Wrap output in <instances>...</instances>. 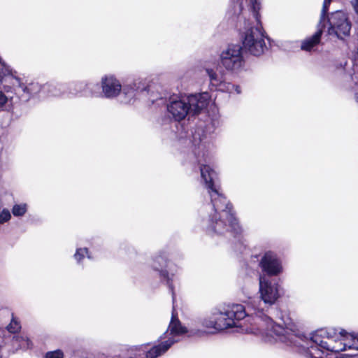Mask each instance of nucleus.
<instances>
[{
	"instance_id": "f257e3e1",
	"label": "nucleus",
	"mask_w": 358,
	"mask_h": 358,
	"mask_svg": "<svg viewBox=\"0 0 358 358\" xmlns=\"http://www.w3.org/2000/svg\"><path fill=\"white\" fill-rule=\"evenodd\" d=\"M250 9L256 20V25H254L250 20H239V32L242 41V50L250 52L254 56H260L267 50L264 38H266V33L264 31L260 20L259 10L261 3L259 0H249Z\"/></svg>"
},
{
	"instance_id": "f03ea898",
	"label": "nucleus",
	"mask_w": 358,
	"mask_h": 358,
	"mask_svg": "<svg viewBox=\"0 0 358 358\" xmlns=\"http://www.w3.org/2000/svg\"><path fill=\"white\" fill-rule=\"evenodd\" d=\"M250 9L256 20V25H254L250 20H239V32L242 41V50L250 52L254 56H260L267 50L264 38H266V33L264 31L260 20L259 10L261 3L259 0H249Z\"/></svg>"
},
{
	"instance_id": "7ed1b4c3",
	"label": "nucleus",
	"mask_w": 358,
	"mask_h": 358,
	"mask_svg": "<svg viewBox=\"0 0 358 358\" xmlns=\"http://www.w3.org/2000/svg\"><path fill=\"white\" fill-rule=\"evenodd\" d=\"M201 178L204 180L206 187L210 196V201L215 210V213H219L218 210L226 213V216L233 211V205L227 197L220 192V186L215 184L217 177L215 171L207 164L200 166Z\"/></svg>"
},
{
	"instance_id": "20e7f679",
	"label": "nucleus",
	"mask_w": 358,
	"mask_h": 358,
	"mask_svg": "<svg viewBox=\"0 0 358 358\" xmlns=\"http://www.w3.org/2000/svg\"><path fill=\"white\" fill-rule=\"evenodd\" d=\"M328 24L327 34L345 41L350 37L352 22L348 14L342 10H336L329 14L327 20Z\"/></svg>"
},
{
	"instance_id": "39448f33",
	"label": "nucleus",
	"mask_w": 358,
	"mask_h": 358,
	"mask_svg": "<svg viewBox=\"0 0 358 358\" xmlns=\"http://www.w3.org/2000/svg\"><path fill=\"white\" fill-rule=\"evenodd\" d=\"M216 320V331H222L236 327L237 322L247 315L245 307L241 304L228 305L224 312L214 313Z\"/></svg>"
},
{
	"instance_id": "423d86ee",
	"label": "nucleus",
	"mask_w": 358,
	"mask_h": 358,
	"mask_svg": "<svg viewBox=\"0 0 358 358\" xmlns=\"http://www.w3.org/2000/svg\"><path fill=\"white\" fill-rule=\"evenodd\" d=\"M242 51V47L238 44L229 45L220 55L222 65L229 71L241 69L245 64Z\"/></svg>"
},
{
	"instance_id": "0eeeda50",
	"label": "nucleus",
	"mask_w": 358,
	"mask_h": 358,
	"mask_svg": "<svg viewBox=\"0 0 358 358\" xmlns=\"http://www.w3.org/2000/svg\"><path fill=\"white\" fill-rule=\"evenodd\" d=\"M207 104L206 101L197 100L195 104H191L182 100H178L171 101L168 105L167 110L176 121L180 122L185 118L192 106H194V114H199Z\"/></svg>"
},
{
	"instance_id": "6e6552de",
	"label": "nucleus",
	"mask_w": 358,
	"mask_h": 358,
	"mask_svg": "<svg viewBox=\"0 0 358 358\" xmlns=\"http://www.w3.org/2000/svg\"><path fill=\"white\" fill-rule=\"evenodd\" d=\"M259 264L262 272L268 276H277L283 271L280 258L271 250L264 254Z\"/></svg>"
},
{
	"instance_id": "1a4fd4ad",
	"label": "nucleus",
	"mask_w": 358,
	"mask_h": 358,
	"mask_svg": "<svg viewBox=\"0 0 358 358\" xmlns=\"http://www.w3.org/2000/svg\"><path fill=\"white\" fill-rule=\"evenodd\" d=\"M271 331L277 336L280 342L285 343L287 345H296V339L301 338L302 335L299 333V329L295 325L292 327H283L279 324H273Z\"/></svg>"
},
{
	"instance_id": "9d476101",
	"label": "nucleus",
	"mask_w": 358,
	"mask_h": 358,
	"mask_svg": "<svg viewBox=\"0 0 358 358\" xmlns=\"http://www.w3.org/2000/svg\"><path fill=\"white\" fill-rule=\"evenodd\" d=\"M102 92L106 98L117 97L122 91V85L119 80L113 75H106L101 81Z\"/></svg>"
},
{
	"instance_id": "9b49d317",
	"label": "nucleus",
	"mask_w": 358,
	"mask_h": 358,
	"mask_svg": "<svg viewBox=\"0 0 358 358\" xmlns=\"http://www.w3.org/2000/svg\"><path fill=\"white\" fill-rule=\"evenodd\" d=\"M338 340L336 331L334 329L317 331L313 334L311 341L319 345L322 349L330 351L329 345H336L335 341Z\"/></svg>"
},
{
	"instance_id": "f8f14e48",
	"label": "nucleus",
	"mask_w": 358,
	"mask_h": 358,
	"mask_svg": "<svg viewBox=\"0 0 358 358\" xmlns=\"http://www.w3.org/2000/svg\"><path fill=\"white\" fill-rule=\"evenodd\" d=\"M259 292L266 303L273 304L279 298L278 285H273L269 280H260Z\"/></svg>"
},
{
	"instance_id": "ddd939ff",
	"label": "nucleus",
	"mask_w": 358,
	"mask_h": 358,
	"mask_svg": "<svg viewBox=\"0 0 358 358\" xmlns=\"http://www.w3.org/2000/svg\"><path fill=\"white\" fill-rule=\"evenodd\" d=\"M173 341L168 339L165 341H162L158 345L152 346L151 348L148 350L149 343L145 344L143 346V351L145 352V358H157L159 356L164 354L173 344Z\"/></svg>"
},
{
	"instance_id": "4468645a",
	"label": "nucleus",
	"mask_w": 358,
	"mask_h": 358,
	"mask_svg": "<svg viewBox=\"0 0 358 358\" xmlns=\"http://www.w3.org/2000/svg\"><path fill=\"white\" fill-rule=\"evenodd\" d=\"M318 29L314 34L310 36L306 37L301 43V49L306 52H310L315 49L320 43L322 40V36L323 34V29L324 24L319 26Z\"/></svg>"
},
{
	"instance_id": "2eb2a0df",
	"label": "nucleus",
	"mask_w": 358,
	"mask_h": 358,
	"mask_svg": "<svg viewBox=\"0 0 358 358\" xmlns=\"http://www.w3.org/2000/svg\"><path fill=\"white\" fill-rule=\"evenodd\" d=\"M53 89L55 90V87L52 84L47 83L43 86H41L38 83H31L25 85L22 89L24 94H26L24 99L27 101L31 97L40 93L42 90L51 92Z\"/></svg>"
},
{
	"instance_id": "dca6fc26",
	"label": "nucleus",
	"mask_w": 358,
	"mask_h": 358,
	"mask_svg": "<svg viewBox=\"0 0 358 358\" xmlns=\"http://www.w3.org/2000/svg\"><path fill=\"white\" fill-rule=\"evenodd\" d=\"M170 334L173 336H181L188 333L187 327L182 326L179 318L177 310L173 308L171 321L168 327Z\"/></svg>"
},
{
	"instance_id": "f3484780",
	"label": "nucleus",
	"mask_w": 358,
	"mask_h": 358,
	"mask_svg": "<svg viewBox=\"0 0 358 358\" xmlns=\"http://www.w3.org/2000/svg\"><path fill=\"white\" fill-rule=\"evenodd\" d=\"M210 229L215 234L222 235L229 230L226 222L221 218L220 213H214L210 220Z\"/></svg>"
},
{
	"instance_id": "a211bd4d",
	"label": "nucleus",
	"mask_w": 358,
	"mask_h": 358,
	"mask_svg": "<svg viewBox=\"0 0 358 358\" xmlns=\"http://www.w3.org/2000/svg\"><path fill=\"white\" fill-rule=\"evenodd\" d=\"M226 219L228 220L230 231L233 234L234 237H241L243 233V229L240 225L238 219L236 217L235 213L234 212L229 213V215L226 216Z\"/></svg>"
},
{
	"instance_id": "6ab92c4d",
	"label": "nucleus",
	"mask_w": 358,
	"mask_h": 358,
	"mask_svg": "<svg viewBox=\"0 0 358 358\" xmlns=\"http://www.w3.org/2000/svg\"><path fill=\"white\" fill-rule=\"evenodd\" d=\"M305 350L306 355L309 358H323L324 352L319 345L313 343Z\"/></svg>"
},
{
	"instance_id": "aec40b11",
	"label": "nucleus",
	"mask_w": 358,
	"mask_h": 358,
	"mask_svg": "<svg viewBox=\"0 0 358 358\" xmlns=\"http://www.w3.org/2000/svg\"><path fill=\"white\" fill-rule=\"evenodd\" d=\"M154 270L159 273V277L162 280L166 281V285L169 288L173 296H174L175 292L173 279L170 277L169 271L166 269H159L158 268H154Z\"/></svg>"
},
{
	"instance_id": "412c9836",
	"label": "nucleus",
	"mask_w": 358,
	"mask_h": 358,
	"mask_svg": "<svg viewBox=\"0 0 358 358\" xmlns=\"http://www.w3.org/2000/svg\"><path fill=\"white\" fill-rule=\"evenodd\" d=\"M206 73L210 78V84L213 86L215 87L220 86L221 83H222L221 78L218 76L217 73L213 69H207Z\"/></svg>"
},
{
	"instance_id": "4be33fe9",
	"label": "nucleus",
	"mask_w": 358,
	"mask_h": 358,
	"mask_svg": "<svg viewBox=\"0 0 358 358\" xmlns=\"http://www.w3.org/2000/svg\"><path fill=\"white\" fill-rule=\"evenodd\" d=\"M331 0H324L322 8L320 14L319 26L322 24H324V22L328 19L329 15L328 14L329 5L331 3Z\"/></svg>"
},
{
	"instance_id": "5701e85b",
	"label": "nucleus",
	"mask_w": 358,
	"mask_h": 358,
	"mask_svg": "<svg viewBox=\"0 0 358 358\" xmlns=\"http://www.w3.org/2000/svg\"><path fill=\"white\" fill-rule=\"evenodd\" d=\"M202 325L208 329H213L212 333L216 332V320L214 314L209 318L204 319L202 322Z\"/></svg>"
},
{
	"instance_id": "b1692460",
	"label": "nucleus",
	"mask_w": 358,
	"mask_h": 358,
	"mask_svg": "<svg viewBox=\"0 0 358 358\" xmlns=\"http://www.w3.org/2000/svg\"><path fill=\"white\" fill-rule=\"evenodd\" d=\"M336 345H329L330 352L339 353L346 350L347 345L344 343L341 339L338 338L337 341H335Z\"/></svg>"
},
{
	"instance_id": "393cba45",
	"label": "nucleus",
	"mask_w": 358,
	"mask_h": 358,
	"mask_svg": "<svg viewBox=\"0 0 358 358\" xmlns=\"http://www.w3.org/2000/svg\"><path fill=\"white\" fill-rule=\"evenodd\" d=\"M7 330L12 334L18 333L21 329V325L20 322H18L16 318L13 316L10 324L6 327Z\"/></svg>"
},
{
	"instance_id": "a878e982",
	"label": "nucleus",
	"mask_w": 358,
	"mask_h": 358,
	"mask_svg": "<svg viewBox=\"0 0 358 358\" xmlns=\"http://www.w3.org/2000/svg\"><path fill=\"white\" fill-rule=\"evenodd\" d=\"M27 212V205L23 204H15L12 208V213L14 216H22Z\"/></svg>"
},
{
	"instance_id": "bb28decb",
	"label": "nucleus",
	"mask_w": 358,
	"mask_h": 358,
	"mask_svg": "<svg viewBox=\"0 0 358 358\" xmlns=\"http://www.w3.org/2000/svg\"><path fill=\"white\" fill-rule=\"evenodd\" d=\"M88 249L87 248H78L74 255V258L78 263H80L85 258V255H87Z\"/></svg>"
},
{
	"instance_id": "cd10ccee",
	"label": "nucleus",
	"mask_w": 358,
	"mask_h": 358,
	"mask_svg": "<svg viewBox=\"0 0 358 358\" xmlns=\"http://www.w3.org/2000/svg\"><path fill=\"white\" fill-rule=\"evenodd\" d=\"M12 71L9 66H6L4 63L0 64V80L5 76L11 75Z\"/></svg>"
},
{
	"instance_id": "c85d7f7f",
	"label": "nucleus",
	"mask_w": 358,
	"mask_h": 358,
	"mask_svg": "<svg viewBox=\"0 0 358 358\" xmlns=\"http://www.w3.org/2000/svg\"><path fill=\"white\" fill-rule=\"evenodd\" d=\"M45 358H64V353L61 350L50 351L45 353Z\"/></svg>"
},
{
	"instance_id": "c756f323",
	"label": "nucleus",
	"mask_w": 358,
	"mask_h": 358,
	"mask_svg": "<svg viewBox=\"0 0 358 358\" xmlns=\"http://www.w3.org/2000/svg\"><path fill=\"white\" fill-rule=\"evenodd\" d=\"M10 218H11V215L8 210L3 209L0 213V224H3V223L8 222V220H10Z\"/></svg>"
},
{
	"instance_id": "7c9ffc66",
	"label": "nucleus",
	"mask_w": 358,
	"mask_h": 358,
	"mask_svg": "<svg viewBox=\"0 0 358 358\" xmlns=\"http://www.w3.org/2000/svg\"><path fill=\"white\" fill-rule=\"evenodd\" d=\"M8 101V98L5 94L0 91V110H2Z\"/></svg>"
},
{
	"instance_id": "2f4dec72",
	"label": "nucleus",
	"mask_w": 358,
	"mask_h": 358,
	"mask_svg": "<svg viewBox=\"0 0 358 358\" xmlns=\"http://www.w3.org/2000/svg\"><path fill=\"white\" fill-rule=\"evenodd\" d=\"M351 3L355 13L358 15V0H352Z\"/></svg>"
},
{
	"instance_id": "473e14b6",
	"label": "nucleus",
	"mask_w": 358,
	"mask_h": 358,
	"mask_svg": "<svg viewBox=\"0 0 358 358\" xmlns=\"http://www.w3.org/2000/svg\"><path fill=\"white\" fill-rule=\"evenodd\" d=\"M90 84V83H80L79 88L81 91H85L87 88H89Z\"/></svg>"
},
{
	"instance_id": "72a5a7b5",
	"label": "nucleus",
	"mask_w": 358,
	"mask_h": 358,
	"mask_svg": "<svg viewBox=\"0 0 358 358\" xmlns=\"http://www.w3.org/2000/svg\"><path fill=\"white\" fill-rule=\"evenodd\" d=\"M353 342V348L358 350V339L354 338Z\"/></svg>"
},
{
	"instance_id": "f704fd0d",
	"label": "nucleus",
	"mask_w": 358,
	"mask_h": 358,
	"mask_svg": "<svg viewBox=\"0 0 358 358\" xmlns=\"http://www.w3.org/2000/svg\"><path fill=\"white\" fill-rule=\"evenodd\" d=\"M339 334L341 335V336L344 337V336H345V335L347 334V332H346L344 329H342V330L339 332Z\"/></svg>"
},
{
	"instance_id": "c9c22d12",
	"label": "nucleus",
	"mask_w": 358,
	"mask_h": 358,
	"mask_svg": "<svg viewBox=\"0 0 358 358\" xmlns=\"http://www.w3.org/2000/svg\"><path fill=\"white\" fill-rule=\"evenodd\" d=\"M162 258H163V257L160 255V256H159V257H156V260H157V262H159V259H162Z\"/></svg>"
},
{
	"instance_id": "e433bc0d",
	"label": "nucleus",
	"mask_w": 358,
	"mask_h": 358,
	"mask_svg": "<svg viewBox=\"0 0 358 358\" xmlns=\"http://www.w3.org/2000/svg\"><path fill=\"white\" fill-rule=\"evenodd\" d=\"M52 94L55 96V95H57V93L52 92Z\"/></svg>"
},
{
	"instance_id": "4c0bfd02",
	"label": "nucleus",
	"mask_w": 358,
	"mask_h": 358,
	"mask_svg": "<svg viewBox=\"0 0 358 358\" xmlns=\"http://www.w3.org/2000/svg\"><path fill=\"white\" fill-rule=\"evenodd\" d=\"M199 333H200V332H199V331H197L195 333V334H199Z\"/></svg>"
},
{
	"instance_id": "58836bf2",
	"label": "nucleus",
	"mask_w": 358,
	"mask_h": 358,
	"mask_svg": "<svg viewBox=\"0 0 358 358\" xmlns=\"http://www.w3.org/2000/svg\"><path fill=\"white\" fill-rule=\"evenodd\" d=\"M357 52H358V47H357Z\"/></svg>"
}]
</instances>
